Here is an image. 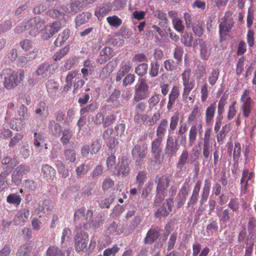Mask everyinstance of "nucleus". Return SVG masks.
<instances>
[{
  "label": "nucleus",
  "mask_w": 256,
  "mask_h": 256,
  "mask_svg": "<svg viewBox=\"0 0 256 256\" xmlns=\"http://www.w3.org/2000/svg\"><path fill=\"white\" fill-rule=\"evenodd\" d=\"M23 70L16 71L12 68H6L1 72L3 77V84L6 90H12L18 86L24 78Z\"/></svg>",
  "instance_id": "obj_1"
},
{
  "label": "nucleus",
  "mask_w": 256,
  "mask_h": 256,
  "mask_svg": "<svg viewBox=\"0 0 256 256\" xmlns=\"http://www.w3.org/2000/svg\"><path fill=\"white\" fill-rule=\"evenodd\" d=\"M45 28L44 20L39 16H36L26 22L20 24L14 28V32L20 33L26 30H29V34L30 36H36Z\"/></svg>",
  "instance_id": "obj_2"
},
{
  "label": "nucleus",
  "mask_w": 256,
  "mask_h": 256,
  "mask_svg": "<svg viewBox=\"0 0 256 256\" xmlns=\"http://www.w3.org/2000/svg\"><path fill=\"white\" fill-rule=\"evenodd\" d=\"M138 81L139 83L134 89L133 99L136 102H139L146 98L150 93V86L152 87L154 85L150 80L145 78H140Z\"/></svg>",
  "instance_id": "obj_3"
},
{
  "label": "nucleus",
  "mask_w": 256,
  "mask_h": 256,
  "mask_svg": "<svg viewBox=\"0 0 256 256\" xmlns=\"http://www.w3.org/2000/svg\"><path fill=\"white\" fill-rule=\"evenodd\" d=\"M171 177V176L168 174L156 176L154 178V182L156 184V194L154 200L156 203H160L164 199V193L170 186Z\"/></svg>",
  "instance_id": "obj_4"
},
{
  "label": "nucleus",
  "mask_w": 256,
  "mask_h": 256,
  "mask_svg": "<svg viewBox=\"0 0 256 256\" xmlns=\"http://www.w3.org/2000/svg\"><path fill=\"white\" fill-rule=\"evenodd\" d=\"M234 22L231 11H227L219 24V34L221 39L226 40L230 36Z\"/></svg>",
  "instance_id": "obj_5"
},
{
  "label": "nucleus",
  "mask_w": 256,
  "mask_h": 256,
  "mask_svg": "<svg viewBox=\"0 0 256 256\" xmlns=\"http://www.w3.org/2000/svg\"><path fill=\"white\" fill-rule=\"evenodd\" d=\"M93 215V212L92 210H86L82 207L77 209L74 213V222L76 225V226L81 228L84 227L88 224H90Z\"/></svg>",
  "instance_id": "obj_6"
},
{
  "label": "nucleus",
  "mask_w": 256,
  "mask_h": 256,
  "mask_svg": "<svg viewBox=\"0 0 256 256\" xmlns=\"http://www.w3.org/2000/svg\"><path fill=\"white\" fill-rule=\"evenodd\" d=\"M148 153V147L146 144L142 143L134 146L132 150L134 158L137 157L135 162L136 167L140 168L142 165V159L145 158Z\"/></svg>",
  "instance_id": "obj_7"
},
{
  "label": "nucleus",
  "mask_w": 256,
  "mask_h": 256,
  "mask_svg": "<svg viewBox=\"0 0 256 256\" xmlns=\"http://www.w3.org/2000/svg\"><path fill=\"white\" fill-rule=\"evenodd\" d=\"M211 128H207L204 134L202 144V154L206 159L211 157L212 151V142Z\"/></svg>",
  "instance_id": "obj_8"
},
{
  "label": "nucleus",
  "mask_w": 256,
  "mask_h": 256,
  "mask_svg": "<svg viewBox=\"0 0 256 256\" xmlns=\"http://www.w3.org/2000/svg\"><path fill=\"white\" fill-rule=\"evenodd\" d=\"M115 174L118 177H126L130 173V163L128 158L122 156L115 167Z\"/></svg>",
  "instance_id": "obj_9"
},
{
  "label": "nucleus",
  "mask_w": 256,
  "mask_h": 256,
  "mask_svg": "<svg viewBox=\"0 0 256 256\" xmlns=\"http://www.w3.org/2000/svg\"><path fill=\"white\" fill-rule=\"evenodd\" d=\"M250 91L248 90H245L242 93L240 98V102H242L241 106V110L242 112L243 116L245 118H248L252 112L251 104L252 100L250 96Z\"/></svg>",
  "instance_id": "obj_10"
},
{
  "label": "nucleus",
  "mask_w": 256,
  "mask_h": 256,
  "mask_svg": "<svg viewBox=\"0 0 256 256\" xmlns=\"http://www.w3.org/2000/svg\"><path fill=\"white\" fill-rule=\"evenodd\" d=\"M179 148L178 140H174L172 136L168 135L164 148L165 154L170 158L174 157L177 154Z\"/></svg>",
  "instance_id": "obj_11"
},
{
  "label": "nucleus",
  "mask_w": 256,
  "mask_h": 256,
  "mask_svg": "<svg viewBox=\"0 0 256 256\" xmlns=\"http://www.w3.org/2000/svg\"><path fill=\"white\" fill-rule=\"evenodd\" d=\"M191 73V70L187 68L185 70L182 74V84L184 89L182 94L186 96L190 94L191 90L194 88V82L190 80V74Z\"/></svg>",
  "instance_id": "obj_12"
},
{
  "label": "nucleus",
  "mask_w": 256,
  "mask_h": 256,
  "mask_svg": "<svg viewBox=\"0 0 256 256\" xmlns=\"http://www.w3.org/2000/svg\"><path fill=\"white\" fill-rule=\"evenodd\" d=\"M174 200L172 198L166 199L162 206L159 208L154 213V216L158 218L160 216L164 217L168 216L172 210Z\"/></svg>",
  "instance_id": "obj_13"
},
{
  "label": "nucleus",
  "mask_w": 256,
  "mask_h": 256,
  "mask_svg": "<svg viewBox=\"0 0 256 256\" xmlns=\"http://www.w3.org/2000/svg\"><path fill=\"white\" fill-rule=\"evenodd\" d=\"M74 246L77 252L83 251L87 246L88 236L86 234L78 233L74 237Z\"/></svg>",
  "instance_id": "obj_14"
},
{
  "label": "nucleus",
  "mask_w": 256,
  "mask_h": 256,
  "mask_svg": "<svg viewBox=\"0 0 256 256\" xmlns=\"http://www.w3.org/2000/svg\"><path fill=\"white\" fill-rule=\"evenodd\" d=\"M30 211L26 208H22L18 211L13 220L14 225H23L28 218Z\"/></svg>",
  "instance_id": "obj_15"
},
{
  "label": "nucleus",
  "mask_w": 256,
  "mask_h": 256,
  "mask_svg": "<svg viewBox=\"0 0 256 256\" xmlns=\"http://www.w3.org/2000/svg\"><path fill=\"white\" fill-rule=\"evenodd\" d=\"M132 68V64L130 61L123 60L120 66V69L116 73V80L120 82L122 78L128 74Z\"/></svg>",
  "instance_id": "obj_16"
},
{
  "label": "nucleus",
  "mask_w": 256,
  "mask_h": 256,
  "mask_svg": "<svg viewBox=\"0 0 256 256\" xmlns=\"http://www.w3.org/2000/svg\"><path fill=\"white\" fill-rule=\"evenodd\" d=\"M179 96V88L177 86H174L168 95V100L166 106L168 111H170L172 110Z\"/></svg>",
  "instance_id": "obj_17"
},
{
  "label": "nucleus",
  "mask_w": 256,
  "mask_h": 256,
  "mask_svg": "<svg viewBox=\"0 0 256 256\" xmlns=\"http://www.w3.org/2000/svg\"><path fill=\"white\" fill-rule=\"evenodd\" d=\"M114 55V52L112 48L110 47L104 48L100 52L99 58L97 59V62L100 64L106 63L110 58H112Z\"/></svg>",
  "instance_id": "obj_18"
},
{
  "label": "nucleus",
  "mask_w": 256,
  "mask_h": 256,
  "mask_svg": "<svg viewBox=\"0 0 256 256\" xmlns=\"http://www.w3.org/2000/svg\"><path fill=\"white\" fill-rule=\"evenodd\" d=\"M45 86L50 97H55L58 92L59 84L52 79H49L45 82Z\"/></svg>",
  "instance_id": "obj_19"
},
{
  "label": "nucleus",
  "mask_w": 256,
  "mask_h": 256,
  "mask_svg": "<svg viewBox=\"0 0 256 256\" xmlns=\"http://www.w3.org/2000/svg\"><path fill=\"white\" fill-rule=\"evenodd\" d=\"M216 108V102H214L208 106L205 112V122L206 126L212 124L213 122Z\"/></svg>",
  "instance_id": "obj_20"
},
{
  "label": "nucleus",
  "mask_w": 256,
  "mask_h": 256,
  "mask_svg": "<svg viewBox=\"0 0 256 256\" xmlns=\"http://www.w3.org/2000/svg\"><path fill=\"white\" fill-rule=\"evenodd\" d=\"M160 229L158 228L149 230L144 240V244H152L156 242L160 236Z\"/></svg>",
  "instance_id": "obj_21"
},
{
  "label": "nucleus",
  "mask_w": 256,
  "mask_h": 256,
  "mask_svg": "<svg viewBox=\"0 0 256 256\" xmlns=\"http://www.w3.org/2000/svg\"><path fill=\"white\" fill-rule=\"evenodd\" d=\"M17 164L16 160L12 159L10 156L4 158L2 160V168L4 170L2 172H7L10 174Z\"/></svg>",
  "instance_id": "obj_22"
},
{
  "label": "nucleus",
  "mask_w": 256,
  "mask_h": 256,
  "mask_svg": "<svg viewBox=\"0 0 256 256\" xmlns=\"http://www.w3.org/2000/svg\"><path fill=\"white\" fill-rule=\"evenodd\" d=\"M211 187V182L208 179L204 180V184L202 188V192L200 196V204L202 206L207 200Z\"/></svg>",
  "instance_id": "obj_23"
},
{
  "label": "nucleus",
  "mask_w": 256,
  "mask_h": 256,
  "mask_svg": "<svg viewBox=\"0 0 256 256\" xmlns=\"http://www.w3.org/2000/svg\"><path fill=\"white\" fill-rule=\"evenodd\" d=\"M70 254L69 250L66 252V254L61 249L54 245L50 246L46 252V256H68Z\"/></svg>",
  "instance_id": "obj_24"
},
{
  "label": "nucleus",
  "mask_w": 256,
  "mask_h": 256,
  "mask_svg": "<svg viewBox=\"0 0 256 256\" xmlns=\"http://www.w3.org/2000/svg\"><path fill=\"white\" fill-rule=\"evenodd\" d=\"M35 112L40 118H46L49 114L48 106L44 102H40L37 105Z\"/></svg>",
  "instance_id": "obj_25"
},
{
  "label": "nucleus",
  "mask_w": 256,
  "mask_h": 256,
  "mask_svg": "<svg viewBox=\"0 0 256 256\" xmlns=\"http://www.w3.org/2000/svg\"><path fill=\"white\" fill-rule=\"evenodd\" d=\"M219 220L222 224H226L233 217L234 214L228 208L222 210L220 213H217Z\"/></svg>",
  "instance_id": "obj_26"
},
{
  "label": "nucleus",
  "mask_w": 256,
  "mask_h": 256,
  "mask_svg": "<svg viewBox=\"0 0 256 256\" xmlns=\"http://www.w3.org/2000/svg\"><path fill=\"white\" fill-rule=\"evenodd\" d=\"M202 182L200 180H198L193 189L192 194L190 198V202L188 203L189 206L194 205L198 200L199 197V193L201 188Z\"/></svg>",
  "instance_id": "obj_27"
},
{
  "label": "nucleus",
  "mask_w": 256,
  "mask_h": 256,
  "mask_svg": "<svg viewBox=\"0 0 256 256\" xmlns=\"http://www.w3.org/2000/svg\"><path fill=\"white\" fill-rule=\"evenodd\" d=\"M42 172L44 178L47 180H52L56 174V170L48 164H43L42 167Z\"/></svg>",
  "instance_id": "obj_28"
},
{
  "label": "nucleus",
  "mask_w": 256,
  "mask_h": 256,
  "mask_svg": "<svg viewBox=\"0 0 256 256\" xmlns=\"http://www.w3.org/2000/svg\"><path fill=\"white\" fill-rule=\"evenodd\" d=\"M91 18L92 14L88 12H83L78 14L75 19L76 28L88 22Z\"/></svg>",
  "instance_id": "obj_29"
},
{
  "label": "nucleus",
  "mask_w": 256,
  "mask_h": 256,
  "mask_svg": "<svg viewBox=\"0 0 256 256\" xmlns=\"http://www.w3.org/2000/svg\"><path fill=\"white\" fill-rule=\"evenodd\" d=\"M168 128V121L166 119H162L158 126L156 132L158 138H163Z\"/></svg>",
  "instance_id": "obj_30"
},
{
  "label": "nucleus",
  "mask_w": 256,
  "mask_h": 256,
  "mask_svg": "<svg viewBox=\"0 0 256 256\" xmlns=\"http://www.w3.org/2000/svg\"><path fill=\"white\" fill-rule=\"evenodd\" d=\"M70 34V32L69 29L66 28L64 30L63 32L58 35L55 40L54 42V45L56 47L60 46L68 39Z\"/></svg>",
  "instance_id": "obj_31"
},
{
  "label": "nucleus",
  "mask_w": 256,
  "mask_h": 256,
  "mask_svg": "<svg viewBox=\"0 0 256 256\" xmlns=\"http://www.w3.org/2000/svg\"><path fill=\"white\" fill-rule=\"evenodd\" d=\"M54 66V64H50L48 63H42L38 66L36 72V74L38 76H42L43 77L46 76L48 75V73H50V67Z\"/></svg>",
  "instance_id": "obj_32"
},
{
  "label": "nucleus",
  "mask_w": 256,
  "mask_h": 256,
  "mask_svg": "<svg viewBox=\"0 0 256 256\" xmlns=\"http://www.w3.org/2000/svg\"><path fill=\"white\" fill-rule=\"evenodd\" d=\"M162 138H156L152 144L151 152L156 159L159 158L160 156V145L162 142Z\"/></svg>",
  "instance_id": "obj_33"
},
{
  "label": "nucleus",
  "mask_w": 256,
  "mask_h": 256,
  "mask_svg": "<svg viewBox=\"0 0 256 256\" xmlns=\"http://www.w3.org/2000/svg\"><path fill=\"white\" fill-rule=\"evenodd\" d=\"M202 112L200 110L198 105H194L191 112L188 116V122H192L197 120L202 116Z\"/></svg>",
  "instance_id": "obj_34"
},
{
  "label": "nucleus",
  "mask_w": 256,
  "mask_h": 256,
  "mask_svg": "<svg viewBox=\"0 0 256 256\" xmlns=\"http://www.w3.org/2000/svg\"><path fill=\"white\" fill-rule=\"evenodd\" d=\"M220 73L219 68H212V69L208 76V82L210 86H214L216 83L219 78Z\"/></svg>",
  "instance_id": "obj_35"
},
{
  "label": "nucleus",
  "mask_w": 256,
  "mask_h": 256,
  "mask_svg": "<svg viewBox=\"0 0 256 256\" xmlns=\"http://www.w3.org/2000/svg\"><path fill=\"white\" fill-rule=\"evenodd\" d=\"M198 136V128L196 126L190 127L188 132V146L192 147L196 142Z\"/></svg>",
  "instance_id": "obj_36"
},
{
  "label": "nucleus",
  "mask_w": 256,
  "mask_h": 256,
  "mask_svg": "<svg viewBox=\"0 0 256 256\" xmlns=\"http://www.w3.org/2000/svg\"><path fill=\"white\" fill-rule=\"evenodd\" d=\"M106 20L110 26L116 28H118L122 22V19L116 15L107 17Z\"/></svg>",
  "instance_id": "obj_37"
},
{
  "label": "nucleus",
  "mask_w": 256,
  "mask_h": 256,
  "mask_svg": "<svg viewBox=\"0 0 256 256\" xmlns=\"http://www.w3.org/2000/svg\"><path fill=\"white\" fill-rule=\"evenodd\" d=\"M188 156L189 154L187 150L182 151L178 158V160L176 164V168L180 170H182L186 164L188 158Z\"/></svg>",
  "instance_id": "obj_38"
},
{
  "label": "nucleus",
  "mask_w": 256,
  "mask_h": 256,
  "mask_svg": "<svg viewBox=\"0 0 256 256\" xmlns=\"http://www.w3.org/2000/svg\"><path fill=\"white\" fill-rule=\"evenodd\" d=\"M64 154L66 161L74 162L76 160V154L74 150L67 148L64 150Z\"/></svg>",
  "instance_id": "obj_39"
},
{
  "label": "nucleus",
  "mask_w": 256,
  "mask_h": 256,
  "mask_svg": "<svg viewBox=\"0 0 256 256\" xmlns=\"http://www.w3.org/2000/svg\"><path fill=\"white\" fill-rule=\"evenodd\" d=\"M200 58L203 60H207L210 55V53L209 52V50H208V48L206 44V43L202 41V40H200Z\"/></svg>",
  "instance_id": "obj_40"
},
{
  "label": "nucleus",
  "mask_w": 256,
  "mask_h": 256,
  "mask_svg": "<svg viewBox=\"0 0 256 256\" xmlns=\"http://www.w3.org/2000/svg\"><path fill=\"white\" fill-rule=\"evenodd\" d=\"M90 170V166L82 164L80 166H78L76 169V178H81L89 171Z\"/></svg>",
  "instance_id": "obj_41"
},
{
  "label": "nucleus",
  "mask_w": 256,
  "mask_h": 256,
  "mask_svg": "<svg viewBox=\"0 0 256 256\" xmlns=\"http://www.w3.org/2000/svg\"><path fill=\"white\" fill-rule=\"evenodd\" d=\"M241 145L238 142H234V148L233 152V160L235 164H238L239 159L241 156Z\"/></svg>",
  "instance_id": "obj_42"
},
{
  "label": "nucleus",
  "mask_w": 256,
  "mask_h": 256,
  "mask_svg": "<svg viewBox=\"0 0 256 256\" xmlns=\"http://www.w3.org/2000/svg\"><path fill=\"white\" fill-rule=\"evenodd\" d=\"M148 64L144 62L139 64L135 68V72L140 76H144L147 74L148 70Z\"/></svg>",
  "instance_id": "obj_43"
},
{
  "label": "nucleus",
  "mask_w": 256,
  "mask_h": 256,
  "mask_svg": "<svg viewBox=\"0 0 256 256\" xmlns=\"http://www.w3.org/2000/svg\"><path fill=\"white\" fill-rule=\"evenodd\" d=\"M44 140V136L43 134L37 132L34 133L32 143L36 148L40 147L41 144L43 142Z\"/></svg>",
  "instance_id": "obj_44"
},
{
  "label": "nucleus",
  "mask_w": 256,
  "mask_h": 256,
  "mask_svg": "<svg viewBox=\"0 0 256 256\" xmlns=\"http://www.w3.org/2000/svg\"><path fill=\"white\" fill-rule=\"evenodd\" d=\"M70 50L69 46H66L64 48L60 49L58 52L55 53L52 57V58L54 61H57L61 60L66 55Z\"/></svg>",
  "instance_id": "obj_45"
},
{
  "label": "nucleus",
  "mask_w": 256,
  "mask_h": 256,
  "mask_svg": "<svg viewBox=\"0 0 256 256\" xmlns=\"http://www.w3.org/2000/svg\"><path fill=\"white\" fill-rule=\"evenodd\" d=\"M31 246L24 245L18 250L17 256H34Z\"/></svg>",
  "instance_id": "obj_46"
},
{
  "label": "nucleus",
  "mask_w": 256,
  "mask_h": 256,
  "mask_svg": "<svg viewBox=\"0 0 256 256\" xmlns=\"http://www.w3.org/2000/svg\"><path fill=\"white\" fill-rule=\"evenodd\" d=\"M230 126L229 125H225L224 126L222 130L220 131V132L216 136L217 142L218 143L223 142L225 138L226 134L230 130Z\"/></svg>",
  "instance_id": "obj_47"
},
{
  "label": "nucleus",
  "mask_w": 256,
  "mask_h": 256,
  "mask_svg": "<svg viewBox=\"0 0 256 256\" xmlns=\"http://www.w3.org/2000/svg\"><path fill=\"white\" fill-rule=\"evenodd\" d=\"M22 198L20 196L16 194H10L6 198V202L8 204H13L17 206L20 204Z\"/></svg>",
  "instance_id": "obj_48"
},
{
  "label": "nucleus",
  "mask_w": 256,
  "mask_h": 256,
  "mask_svg": "<svg viewBox=\"0 0 256 256\" xmlns=\"http://www.w3.org/2000/svg\"><path fill=\"white\" fill-rule=\"evenodd\" d=\"M228 206L233 212H238L240 208V204L238 198H230Z\"/></svg>",
  "instance_id": "obj_49"
},
{
  "label": "nucleus",
  "mask_w": 256,
  "mask_h": 256,
  "mask_svg": "<svg viewBox=\"0 0 256 256\" xmlns=\"http://www.w3.org/2000/svg\"><path fill=\"white\" fill-rule=\"evenodd\" d=\"M228 96L223 94L220 98L218 104V113L219 116L222 115L224 112V106L227 103Z\"/></svg>",
  "instance_id": "obj_50"
},
{
  "label": "nucleus",
  "mask_w": 256,
  "mask_h": 256,
  "mask_svg": "<svg viewBox=\"0 0 256 256\" xmlns=\"http://www.w3.org/2000/svg\"><path fill=\"white\" fill-rule=\"evenodd\" d=\"M193 40V36L190 33L186 32L181 38V42L184 44L185 46L188 47H190L192 46Z\"/></svg>",
  "instance_id": "obj_51"
},
{
  "label": "nucleus",
  "mask_w": 256,
  "mask_h": 256,
  "mask_svg": "<svg viewBox=\"0 0 256 256\" xmlns=\"http://www.w3.org/2000/svg\"><path fill=\"white\" fill-rule=\"evenodd\" d=\"M95 186L96 183L94 182L88 183L82 188V194L88 196H92L94 194V188Z\"/></svg>",
  "instance_id": "obj_52"
},
{
  "label": "nucleus",
  "mask_w": 256,
  "mask_h": 256,
  "mask_svg": "<svg viewBox=\"0 0 256 256\" xmlns=\"http://www.w3.org/2000/svg\"><path fill=\"white\" fill-rule=\"evenodd\" d=\"M147 172L145 170L138 172L136 176V181L140 188L144 185L146 179Z\"/></svg>",
  "instance_id": "obj_53"
},
{
  "label": "nucleus",
  "mask_w": 256,
  "mask_h": 256,
  "mask_svg": "<svg viewBox=\"0 0 256 256\" xmlns=\"http://www.w3.org/2000/svg\"><path fill=\"white\" fill-rule=\"evenodd\" d=\"M49 128L55 136H58L62 132L61 126L54 121H52L50 122Z\"/></svg>",
  "instance_id": "obj_54"
},
{
  "label": "nucleus",
  "mask_w": 256,
  "mask_h": 256,
  "mask_svg": "<svg viewBox=\"0 0 256 256\" xmlns=\"http://www.w3.org/2000/svg\"><path fill=\"white\" fill-rule=\"evenodd\" d=\"M206 68L204 64L200 63L197 65L195 74L198 78H203L206 74Z\"/></svg>",
  "instance_id": "obj_55"
},
{
  "label": "nucleus",
  "mask_w": 256,
  "mask_h": 256,
  "mask_svg": "<svg viewBox=\"0 0 256 256\" xmlns=\"http://www.w3.org/2000/svg\"><path fill=\"white\" fill-rule=\"evenodd\" d=\"M72 137V132L69 129H65L62 132V137L61 138V142L63 145H66L70 142Z\"/></svg>",
  "instance_id": "obj_56"
},
{
  "label": "nucleus",
  "mask_w": 256,
  "mask_h": 256,
  "mask_svg": "<svg viewBox=\"0 0 256 256\" xmlns=\"http://www.w3.org/2000/svg\"><path fill=\"white\" fill-rule=\"evenodd\" d=\"M104 172V166L102 164H98L94 168L90 176L93 179H96L98 178Z\"/></svg>",
  "instance_id": "obj_57"
},
{
  "label": "nucleus",
  "mask_w": 256,
  "mask_h": 256,
  "mask_svg": "<svg viewBox=\"0 0 256 256\" xmlns=\"http://www.w3.org/2000/svg\"><path fill=\"white\" fill-rule=\"evenodd\" d=\"M236 102L234 101L228 107L226 116L228 120H232L236 114Z\"/></svg>",
  "instance_id": "obj_58"
},
{
  "label": "nucleus",
  "mask_w": 256,
  "mask_h": 256,
  "mask_svg": "<svg viewBox=\"0 0 256 256\" xmlns=\"http://www.w3.org/2000/svg\"><path fill=\"white\" fill-rule=\"evenodd\" d=\"M218 226L216 220H212L206 227V230L208 235H212L218 231Z\"/></svg>",
  "instance_id": "obj_59"
},
{
  "label": "nucleus",
  "mask_w": 256,
  "mask_h": 256,
  "mask_svg": "<svg viewBox=\"0 0 256 256\" xmlns=\"http://www.w3.org/2000/svg\"><path fill=\"white\" fill-rule=\"evenodd\" d=\"M49 16L54 18L62 19L65 16V12L62 10V11L56 9H52L48 11Z\"/></svg>",
  "instance_id": "obj_60"
},
{
  "label": "nucleus",
  "mask_w": 256,
  "mask_h": 256,
  "mask_svg": "<svg viewBox=\"0 0 256 256\" xmlns=\"http://www.w3.org/2000/svg\"><path fill=\"white\" fill-rule=\"evenodd\" d=\"M78 62V59L76 57H72L65 62L64 66V70H70L74 66H75Z\"/></svg>",
  "instance_id": "obj_61"
},
{
  "label": "nucleus",
  "mask_w": 256,
  "mask_h": 256,
  "mask_svg": "<svg viewBox=\"0 0 256 256\" xmlns=\"http://www.w3.org/2000/svg\"><path fill=\"white\" fill-rule=\"evenodd\" d=\"M159 68L160 64L158 62H152L149 72L150 76L152 78L157 76L158 74Z\"/></svg>",
  "instance_id": "obj_62"
},
{
  "label": "nucleus",
  "mask_w": 256,
  "mask_h": 256,
  "mask_svg": "<svg viewBox=\"0 0 256 256\" xmlns=\"http://www.w3.org/2000/svg\"><path fill=\"white\" fill-rule=\"evenodd\" d=\"M114 186V182L110 178H106L104 180L102 188L104 192L110 190Z\"/></svg>",
  "instance_id": "obj_63"
},
{
  "label": "nucleus",
  "mask_w": 256,
  "mask_h": 256,
  "mask_svg": "<svg viewBox=\"0 0 256 256\" xmlns=\"http://www.w3.org/2000/svg\"><path fill=\"white\" fill-rule=\"evenodd\" d=\"M120 248L117 244H114L112 248H106L103 252L104 256H115L118 252Z\"/></svg>",
  "instance_id": "obj_64"
}]
</instances>
